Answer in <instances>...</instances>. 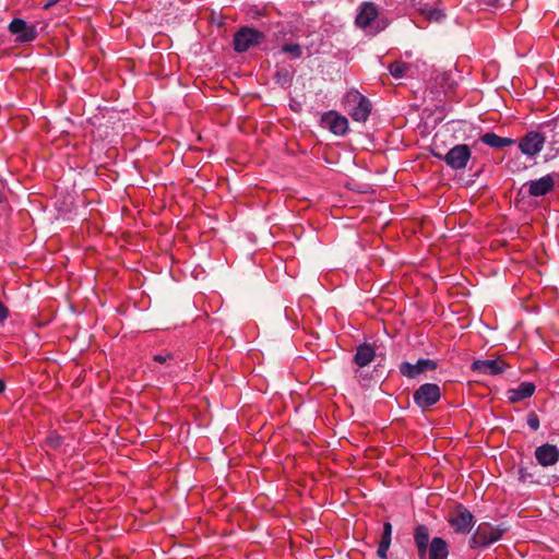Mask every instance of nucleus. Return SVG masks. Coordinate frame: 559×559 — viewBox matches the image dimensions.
I'll use <instances>...</instances> for the list:
<instances>
[{
	"label": "nucleus",
	"mask_w": 559,
	"mask_h": 559,
	"mask_svg": "<svg viewBox=\"0 0 559 559\" xmlns=\"http://www.w3.org/2000/svg\"><path fill=\"white\" fill-rule=\"evenodd\" d=\"M416 10L429 22H440L444 14L441 10L435 8L437 0H412Z\"/></svg>",
	"instance_id": "15"
},
{
	"label": "nucleus",
	"mask_w": 559,
	"mask_h": 559,
	"mask_svg": "<svg viewBox=\"0 0 559 559\" xmlns=\"http://www.w3.org/2000/svg\"><path fill=\"white\" fill-rule=\"evenodd\" d=\"M438 368V362L429 358H420L415 364L403 361L399 366V371L402 376L408 379H415L419 374L427 371H435Z\"/></svg>",
	"instance_id": "10"
},
{
	"label": "nucleus",
	"mask_w": 559,
	"mask_h": 559,
	"mask_svg": "<svg viewBox=\"0 0 559 559\" xmlns=\"http://www.w3.org/2000/svg\"><path fill=\"white\" fill-rule=\"evenodd\" d=\"M390 548V545L388 544H383V543H379V546H378V550H377V555L379 558L381 559H388V550Z\"/></svg>",
	"instance_id": "27"
},
{
	"label": "nucleus",
	"mask_w": 559,
	"mask_h": 559,
	"mask_svg": "<svg viewBox=\"0 0 559 559\" xmlns=\"http://www.w3.org/2000/svg\"><path fill=\"white\" fill-rule=\"evenodd\" d=\"M391 537H392V525L390 522H384L380 542L383 544L391 545Z\"/></svg>",
	"instance_id": "25"
},
{
	"label": "nucleus",
	"mask_w": 559,
	"mask_h": 559,
	"mask_svg": "<svg viewBox=\"0 0 559 559\" xmlns=\"http://www.w3.org/2000/svg\"><path fill=\"white\" fill-rule=\"evenodd\" d=\"M556 177H559V175L548 174L539 179L527 181L524 187H527L531 197H544L555 189Z\"/></svg>",
	"instance_id": "12"
},
{
	"label": "nucleus",
	"mask_w": 559,
	"mask_h": 559,
	"mask_svg": "<svg viewBox=\"0 0 559 559\" xmlns=\"http://www.w3.org/2000/svg\"><path fill=\"white\" fill-rule=\"evenodd\" d=\"M390 74L395 79H402L409 70V64L403 61H394L388 66Z\"/></svg>",
	"instance_id": "20"
},
{
	"label": "nucleus",
	"mask_w": 559,
	"mask_h": 559,
	"mask_svg": "<svg viewBox=\"0 0 559 559\" xmlns=\"http://www.w3.org/2000/svg\"><path fill=\"white\" fill-rule=\"evenodd\" d=\"M414 403L423 411L430 408L441 399V389L437 383H424L413 394Z\"/></svg>",
	"instance_id": "8"
},
{
	"label": "nucleus",
	"mask_w": 559,
	"mask_h": 559,
	"mask_svg": "<svg viewBox=\"0 0 559 559\" xmlns=\"http://www.w3.org/2000/svg\"><path fill=\"white\" fill-rule=\"evenodd\" d=\"M550 144L552 145L554 150L559 152V128H555L552 130V136H551Z\"/></svg>",
	"instance_id": "29"
},
{
	"label": "nucleus",
	"mask_w": 559,
	"mask_h": 559,
	"mask_svg": "<svg viewBox=\"0 0 559 559\" xmlns=\"http://www.w3.org/2000/svg\"><path fill=\"white\" fill-rule=\"evenodd\" d=\"M4 390H5V383H4V381L2 379H0V394L2 392H4Z\"/></svg>",
	"instance_id": "32"
},
{
	"label": "nucleus",
	"mask_w": 559,
	"mask_h": 559,
	"mask_svg": "<svg viewBox=\"0 0 559 559\" xmlns=\"http://www.w3.org/2000/svg\"><path fill=\"white\" fill-rule=\"evenodd\" d=\"M46 444L51 449H58L62 444V437L56 431L49 432L46 438Z\"/></svg>",
	"instance_id": "23"
},
{
	"label": "nucleus",
	"mask_w": 559,
	"mask_h": 559,
	"mask_svg": "<svg viewBox=\"0 0 559 559\" xmlns=\"http://www.w3.org/2000/svg\"><path fill=\"white\" fill-rule=\"evenodd\" d=\"M545 135L537 131H530L519 141V150L528 157H535L543 150Z\"/></svg>",
	"instance_id": "11"
},
{
	"label": "nucleus",
	"mask_w": 559,
	"mask_h": 559,
	"mask_svg": "<svg viewBox=\"0 0 559 559\" xmlns=\"http://www.w3.org/2000/svg\"><path fill=\"white\" fill-rule=\"evenodd\" d=\"M527 425L533 429L537 430L539 428V418L538 416L532 412L527 416Z\"/></svg>",
	"instance_id": "26"
},
{
	"label": "nucleus",
	"mask_w": 559,
	"mask_h": 559,
	"mask_svg": "<svg viewBox=\"0 0 559 559\" xmlns=\"http://www.w3.org/2000/svg\"><path fill=\"white\" fill-rule=\"evenodd\" d=\"M355 24L371 35H376L386 27L385 20L380 17L379 7L371 1H365L359 4Z\"/></svg>",
	"instance_id": "2"
},
{
	"label": "nucleus",
	"mask_w": 559,
	"mask_h": 559,
	"mask_svg": "<svg viewBox=\"0 0 559 559\" xmlns=\"http://www.w3.org/2000/svg\"><path fill=\"white\" fill-rule=\"evenodd\" d=\"M153 360L158 364H169V366H170L171 362H175V357L171 353L165 352L162 354L154 355Z\"/></svg>",
	"instance_id": "24"
},
{
	"label": "nucleus",
	"mask_w": 559,
	"mask_h": 559,
	"mask_svg": "<svg viewBox=\"0 0 559 559\" xmlns=\"http://www.w3.org/2000/svg\"><path fill=\"white\" fill-rule=\"evenodd\" d=\"M10 316L9 309L0 300V323L4 322Z\"/></svg>",
	"instance_id": "30"
},
{
	"label": "nucleus",
	"mask_w": 559,
	"mask_h": 559,
	"mask_svg": "<svg viewBox=\"0 0 559 559\" xmlns=\"http://www.w3.org/2000/svg\"><path fill=\"white\" fill-rule=\"evenodd\" d=\"M507 532V528L495 526L488 522L478 524L476 531L469 539V547L472 549L485 548L499 540Z\"/></svg>",
	"instance_id": "3"
},
{
	"label": "nucleus",
	"mask_w": 559,
	"mask_h": 559,
	"mask_svg": "<svg viewBox=\"0 0 559 559\" xmlns=\"http://www.w3.org/2000/svg\"><path fill=\"white\" fill-rule=\"evenodd\" d=\"M449 525L457 534H467L475 524L474 515L463 504L456 506L449 514Z\"/></svg>",
	"instance_id": "7"
},
{
	"label": "nucleus",
	"mask_w": 559,
	"mask_h": 559,
	"mask_svg": "<svg viewBox=\"0 0 559 559\" xmlns=\"http://www.w3.org/2000/svg\"><path fill=\"white\" fill-rule=\"evenodd\" d=\"M479 141L485 145L493 148H502L506 146H511L515 143V140L500 136L495 132H486L485 134L480 135Z\"/></svg>",
	"instance_id": "19"
},
{
	"label": "nucleus",
	"mask_w": 559,
	"mask_h": 559,
	"mask_svg": "<svg viewBox=\"0 0 559 559\" xmlns=\"http://www.w3.org/2000/svg\"><path fill=\"white\" fill-rule=\"evenodd\" d=\"M536 390L533 382H521L516 388L507 391V397L510 403L515 404L531 397Z\"/></svg>",
	"instance_id": "17"
},
{
	"label": "nucleus",
	"mask_w": 559,
	"mask_h": 559,
	"mask_svg": "<svg viewBox=\"0 0 559 559\" xmlns=\"http://www.w3.org/2000/svg\"><path fill=\"white\" fill-rule=\"evenodd\" d=\"M281 52L289 55L293 59H299L302 56V47L296 43H286L281 47Z\"/></svg>",
	"instance_id": "22"
},
{
	"label": "nucleus",
	"mask_w": 559,
	"mask_h": 559,
	"mask_svg": "<svg viewBox=\"0 0 559 559\" xmlns=\"http://www.w3.org/2000/svg\"><path fill=\"white\" fill-rule=\"evenodd\" d=\"M520 479L524 480L525 479V473H524V469L523 468H520Z\"/></svg>",
	"instance_id": "33"
},
{
	"label": "nucleus",
	"mask_w": 559,
	"mask_h": 559,
	"mask_svg": "<svg viewBox=\"0 0 559 559\" xmlns=\"http://www.w3.org/2000/svg\"><path fill=\"white\" fill-rule=\"evenodd\" d=\"M274 80L283 87H288L293 83V74L285 68L277 69L274 74Z\"/></svg>",
	"instance_id": "21"
},
{
	"label": "nucleus",
	"mask_w": 559,
	"mask_h": 559,
	"mask_svg": "<svg viewBox=\"0 0 559 559\" xmlns=\"http://www.w3.org/2000/svg\"><path fill=\"white\" fill-rule=\"evenodd\" d=\"M376 358L374 345L370 343H362L356 348L353 361L360 368L368 366Z\"/></svg>",
	"instance_id": "18"
},
{
	"label": "nucleus",
	"mask_w": 559,
	"mask_h": 559,
	"mask_svg": "<svg viewBox=\"0 0 559 559\" xmlns=\"http://www.w3.org/2000/svg\"><path fill=\"white\" fill-rule=\"evenodd\" d=\"M9 32L15 36L14 41L19 45L35 40L38 36L37 26L28 24L25 20L14 17L8 27Z\"/></svg>",
	"instance_id": "9"
},
{
	"label": "nucleus",
	"mask_w": 559,
	"mask_h": 559,
	"mask_svg": "<svg viewBox=\"0 0 559 559\" xmlns=\"http://www.w3.org/2000/svg\"><path fill=\"white\" fill-rule=\"evenodd\" d=\"M535 457L542 466L555 465L559 460V449L554 444L545 443L536 448Z\"/></svg>",
	"instance_id": "16"
},
{
	"label": "nucleus",
	"mask_w": 559,
	"mask_h": 559,
	"mask_svg": "<svg viewBox=\"0 0 559 559\" xmlns=\"http://www.w3.org/2000/svg\"><path fill=\"white\" fill-rule=\"evenodd\" d=\"M265 38L266 36L263 32L253 27L241 26L234 34L233 47L236 52L242 53L248 51L250 48L260 46Z\"/></svg>",
	"instance_id": "4"
},
{
	"label": "nucleus",
	"mask_w": 559,
	"mask_h": 559,
	"mask_svg": "<svg viewBox=\"0 0 559 559\" xmlns=\"http://www.w3.org/2000/svg\"><path fill=\"white\" fill-rule=\"evenodd\" d=\"M413 538L417 548L419 559H447L449 556V545L442 537L430 539V531L427 525L418 524L414 527Z\"/></svg>",
	"instance_id": "1"
},
{
	"label": "nucleus",
	"mask_w": 559,
	"mask_h": 559,
	"mask_svg": "<svg viewBox=\"0 0 559 559\" xmlns=\"http://www.w3.org/2000/svg\"><path fill=\"white\" fill-rule=\"evenodd\" d=\"M60 0H48L47 3L45 4V8L48 9L52 5H55L56 3H58Z\"/></svg>",
	"instance_id": "31"
},
{
	"label": "nucleus",
	"mask_w": 559,
	"mask_h": 559,
	"mask_svg": "<svg viewBox=\"0 0 559 559\" xmlns=\"http://www.w3.org/2000/svg\"><path fill=\"white\" fill-rule=\"evenodd\" d=\"M431 153L433 157L443 160L453 170L464 169L472 157V151L467 144H456L445 154L436 151Z\"/></svg>",
	"instance_id": "5"
},
{
	"label": "nucleus",
	"mask_w": 559,
	"mask_h": 559,
	"mask_svg": "<svg viewBox=\"0 0 559 559\" xmlns=\"http://www.w3.org/2000/svg\"><path fill=\"white\" fill-rule=\"evenodd\" d=\"M390 548V545L388 544H383V543H379V546H378V550H377V555L379 558L381 559H388V550Z\"/></svg>",
	"instance_id": "28"
},
{
	"label": "nucleus",
	"mask_w": 559,
	"mask_h": 559,
	"mask_svg": "<svg viewBox=\"0 0 559 559\" xmlns=\"http://www.w3.org/2000/svg\"><path fill=\"white\" fill-rule=\"evenodd\" d=\"M321 122L336 135H344L348 130L347 118L333 110L323 114Z\"/></svg>",
	"instance_id": "14"
},
{
	"label": "nucleus",
	"mask_w": 559,
	"mask_h": 559,
	"mask_svg": "<svg viewBox=\"0 0 559 559\" xmlns=\"http://www.w3.org/2000/svg\"><path fill=\"white\" fill-rule=\"evenodd\" d=\"M346 103L348 106V115L357 122H366L370 116L372 105L370 100L359 92H350L347 94Z\"/></svg>",
	"instance_id": "6"
},
{
	"label": "nucleus",
	"mask_w": 559,
	"mask_h": 559,
	"mask_svg": "<svg viewBox=\"0 0 559 559\" xmlns=\"http://www.w3.org/2000/svg\"><path fill=\"white\" fill-rule=\"evenodd\" d=\"M508 365L500 359H487V360H474L471 369L474 372H478L481 374H488V376H497L502 373Z\"/></svg>",
	"instance_id": "13"
}]
</instances>
